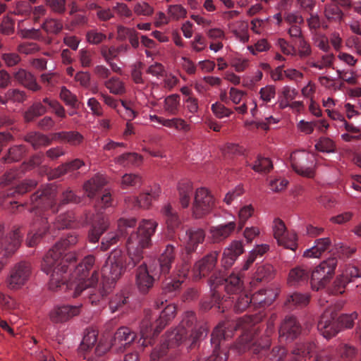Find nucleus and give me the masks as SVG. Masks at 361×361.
I'll list each match as a JSON object with an SVG mask.
<instances>
[{"mask_svg":"<svg viewBox=\"0 0 361 361\" xmlns=\"http://www.w3.org/2000/svg\"><path fill=\"white\" fill-rule=\"evenodd\" d=\"M106 38V35L99 32L97 29L90 30L86 34L87 41L91 44H99Z\"/></svg>","mask_w":361,"mask_h":361,"instance_id":"obj_60","label":"nucleus"},{"mask_svg":"<svg viewBox=\"0 0 361 361\" xmlns=\"http://www.w3.org/2000/svg\"><path fill=\"white\" fill-rule=\"evenodd\" d=\"M205 238V232L203 229L199 228H191L185 232L186 243L185 248L188 253L195 252L199 244L204 242Z\"/></svg>","mask_w":361,"mask_h":361,"instance_id":"obj_27","label":"nucleus"},{"mask_svg":"<svg viewBox=\"0 0 361 361\" xmlns=\"http://www.w3.org/2000/svg\"><path fill=\"white\" fill-rule=\"evenodd\" d=\"M308 277V271L306 269L302 267H296L290 269L288 283L292 286H299L306 283Z\"/></svg>","mask_w":361,"mask_h":361,"instance_id":"obj_38","label":"nucleus"},{"mask_svg":"<svg viewBox=\"0 0 361 361\" xmlns=\"http://www.w3.org/2000/svg\"><path fill=\"white\" fill-rule=\"evenodd\" d=\"M179 201L183 208L188 207L193 194L192 184L189 180H183L178 185Z\"/></svg>","mask_w":361,"mask_h":361,"instance_id":"obj_39","label":"nucleus"},{"mask_svg":"<svg viewBox=\"0 0 361 361\" xmlns=\"http://www.w3.org/2000/svg\"><path fill=\"white\" fill-rule=\"evenodd\" d=\"M27 153V148L23 145H14L8 149V154L3 157L5 162L19 161Z\"/></svg>","mask_w":361,"mask_h":361,"instance_id":"obj_43","label":"nucleus"},{"mask_svg":"<svg viewBox=\"0 0 361 361\" xmlns=\"http://www.w3.org/2000/svg\"><path fill=\"white\" fill-rule=\"evenodd\" d=\"M60 98L66 105L75 107L78 104V98L66 87H62L60 92Z\"/></svg>","mask_w":361,"mask_h":361,"instance_id":"obj_61","label":"nucleus"},{"mask_svg":"<svg viewBox=\"0 0 361 361\" xmlns=\"http://www.w3.org/2000/svg\"><path fill=\"white\" fill-rule=\"evenodd\" d=\"M109 227L108 219L102 215L98 214L93 220L91 230L88 233V239L90 243H97L100 236L106 231Z\"/></svg>","mask_w":361,"mask_h":361,"instance_id":"obj_28","label":"nucleus"},{"mask_svg":"<svg viewBox=\"0 0 361 361\" xmlns=\"http://www.w3.org/2000/svg\"><path fill=\"white\" fill-rule=\"evenodd\" d=\"M289 161L297 174L307 178L314 177L316 163L313 154L304 150L295 151L290 154Z\"/></svg>","mask_w":361,"mask_h":361,"instance_id":"obj_9","label":"nucleus"},{"mask_svg":"<svg viewBox=\"0 0 361 361\" xmlns=\"http://www.w3.org/2000/svg\"><path fill=\"white\" fill-rule=\"evenodd\" d=\"M219 255V252L212 251L195 263L192 269L195 281L205 277L214 269Z\"/></svg>","mask_w":361,"mask_h":361,"instance_id":"obj_16","label":"nucleus"},{"mask_svg":"<svg viewBox=\"0 0 361 361\" xmlns=\"http://www.w3.org/2000/svg\"><path fill=\"white\" fill-rule=\"evenodd\" d=\"M133 201L134 207L148 208L151 204L153 198H150L149 195L146 192L142 193L139 197H133L130 198Z\"/></svg>","mask_w":361,"mask_h":361,"instance_id":"obj_58","label":"nucleus"},{"mask_svg":"<svg viewBox=\"0 0 361 361\" xmlns=\"http://www.w3.org/2000/svg\"><path fill=\"white\" fill-rule=\"evenodd\" d=\"M141 160V157L137 153H125L115 159V162L119 165L128 166L130 164H136Z\"/></svg>","mask_w":361,"mask_h":361,"instance_id":"obj_51","label":"nucleus"},{"mask_svg":"<svg viewBox=\"0 0 361 361\" xmlns=\"http://www.w3.org/2000/svg\"><path fill=\"white\" fill-rule=\"evenodd\" d=\"M37 183L35 180H26L16 187L8 188L0 195V199H4L6 197H13L16 194L23 195L32 189L35 188ZM1 204V200H0Z\"/></svg>","mask_w":361,"mask_h":361,"instance_id":"obj_35","label":"nucleus"},{"mask_svg":"<svg viewBox=\"0 0 361 361\" xmlns=\"http://www.w3.org/2000/svg\"><path fill=\"white\" fill-rule=\"evenodd\" d=\"M164 109L169 115H178L180 110V96L173 94L166 97L164 99Z\"/></svg>","mask_w":361,"mask_h":361,"instance_id":"obj_44","label":"nucleus"},{"mask_svg":"<svg viewBox=\"0 0 361 361\" xmlns=\"http://www.w3.org/2000/svg\"><path fill=\"white\" fill-rule=\"evenodd\" d=\"M104 86L114 94H122L125 92V86L119 78L113 77L104 82Z\"/></svg>","mask_w":361,"mask_h":361,"instance_id":"obj_49","label":"nucleus"},{"mask_svg":"<svg viewBox=\"0 0 361 361\" xmlns=\"http://www.w3.org/2000/svg\"><path fill=\"white\" fill-rule=\"evenodd\" d=\"M176 315V307L167 305L160 312H154L151 310L144 311V317L140 325V336L143 346L151 345L153 338L166 326L167 323L174 318Z\"/></svg>","mask_w":361,"mask_h":361,"instance_id":"obj_5","label":"nucleus"},{"mask_svg":"<svg viewBox=\"0 0 361 361\" xmlns=\"http://www.w3.org/2000/svg\"><path fill=\"white\" fill-rule=\"evenodd\" d=\"M78 236L75 232L69 233L67 236L57 242L43 258L42 270L50 276L49 288L56 291L59 288L73 290L72 296L76 298L86 292L89 297V290L99 284V273L95 266V257L87 255L75 267L72 278L75 281H68V270L74 267L75 257L73 253L64 254L65 250L75 245Z\"/></svg>","mask_w":361,"mask_h":361,"instance_id":"obj_1","label":"nucleus"},{"mask_svg":"<svg viewBox=\"0 0 361 361\" xmlns=\"http://www.w3.org/2000/svg\"><path fill=\"white\" fill-rule=\"evenodd\" d=\"M80 312V305H56L49 312L50 320L55 324L65 323L78 315Z\"/></svg>","mask_w":361,"mask_h":361,"instance_id":"obj_17","label":"nucleus"},{"mask_svg":"<svg viewBox=\"0 0 361 361\" xmlns=\"http://www.w3.org/2000/svg\"><path fill=\"white\" fill-rule=\"evenodd\" d=\"M310 302V295L307 293L295 292L287 295L284 302V306L288 310H293L296 307H302Z\"/></svg>","mask_w":361,"mask_h":361,"instance_id":"obj_34","label":"nucleus"},{"mask_svg":"<svg viewBox=\"0 0 361 361\" xmlns=\"http://www.w3.org/2000/svg\"><path fill=\"white\" fill-rule=\"evenodd\" d=\"M32 273L31 264L27 262L17 263L10 271L6 279L7 287L11 290L22 288L29 280Z\"/></svg>","mask_w":361,"mask_h":361,"instance_id":"obj_12","label":"nucleus"},{"mask_svg":"<svg viewBox=\"0 0 361 361\" xmlns=\"http://www.w3.org/2000/svg\"><path fill=\"white\" fill-rule=\"evenodd\" d=\"M274 274V268L271 264H266L259 265L257 271L250 281L252 287L256 286L258 283L271 279Z\"/></svg>","mask_w":361,"mask_h":361,"instance_id":"obj_37","label":"nucleus"},{"mask_svg":"<svg viewBox=\"0 0 361 361\" xmlns=\"http://www.w3.org/2000/svg\"><path fill=\"white\" fill-rule=\"evenodd\" d=\"M42 102L47 104L52 109L53 113H54L56 116L61 118L66 117V110L57 100L45 97L43 99Z\"/></svg>","mask_w":361,"mask_h":361,"instance_id":"obj_57","label":"nucleus"},{"mask_svg":"<svg viewBox=\"0 0 361 361\" xmlns=\"http://www.w3.org/2000/svg\"><path fill=\"white\" fill-rule=\"evenodd\" d=\"M75 220L74 214L72 212H68L60 214L57 217L54 226L58 229L72 228L75 226Z\"/></svg>","mask_w":361,"mask_h":361,"instance_id":"obj_45","label":"nucleus"},{"mask_svg":"<svg viewBox=\"0 0 361 361\" xmlns=\"http://www.w3.org/2000/svg\"><path fill=\"white\" fill-rule=\"evenodd\" d=\"M109 345L99 343L95 348L94 355L90 357L87 361H104L103 355L109 350Z\"/></svg>","mask_w":361,"mask_h":361,"instance_id":"obj_64","label":"nucleus"},{"mask_svg":"<svg viewBox=\"0 0 361 361\" xmlns=\"http://www.w3.org/2000/svg\"><path fill=\"white\" fill-rule=\"evenodd\" d=\"M97 340V333L94 329H87L84 334L80 348L81 350H88L94 347Z\"/></svg>","mask_w":361,"mask_h":361,"instance_id":"obj_48","label":"nucleus"},{"mask_svg":"<svg viewBox=\"0 0 361 361\" xmlns=\"http://www.w3.org/2000/svg\"><path fill=\"white\" fill-rule=\"evenodd\" d=\"M235 228L236 224L234 221L212 227L210 228V233L213 241L214 243H219L224 240L231 235Z\"/></svg>","mask_w":361,"mask_h":361,"instance_id":"obj_30","label":"nucleus"},{"mask_svg":"<svg viewBox=\"0 0 361 361\" xmlns=\"http://www.w3.org/2000/svg\"><path fill=\"white\" fill-rule=\"evenodd\" d=\"M243 283L241 276L236 274H231L227 278L212 275L209 279L211 291L216 301L221 298L220 289L225 290L228 294H237L242 290Z\"/></svg>","mask_w":361,"mask_h":361,"instance_id":"obj_8","label":"nucleus"},{"mask_svg":"<svg viewBox=\"0 0 361 361\" xmlns=\"http://www.w3.org/2000/svg\"><path fill=\"white\" fill-rule=\"evenodd\" d=\"M274 235L279 245L285 248L295 250L297 248V235L295 233H288L283 221L276 219L274 221Z\"/></svg>","mask_w":361,"mask_h":361,"instance_id":"obj_15","label":"nucleus"},{"mask_svg":"<svg viewBox=\"0 0 361 361\" xmlns=\"http://www.w3.org/2000/svg\"><path fill=\"white\" fill-rule=\"evenodd\" d=\"M106 183L104 176L97 174L84 183L83 188L90 198H94Z\"/></svg>","mask_w":361,"mask_h":361,"instance_id":"obj_31","label":"nucleus"},{"mask_svg":"<svg viewBox=\"0 0 361 361\" xmlns=\"http://www.w3.org/2000/svg\"><path fill=\"white\" fill-rule=\"evenodd\" d=\"M317 150L322 152L331 153L336 150L335 142L330 138L322 137L315 145Z\"/></svg>","mask_w":361,"mask_h":361,"instance_id":"obj_53","label":"nucleus"},{"mask_svg":"<svg viewBox=\"0 0 361 361\" xmlns=\"http://www.w3.org/2000/svg\"><path fill=\"white\" fill-rule=\"evenodd\" d=\"M254 213V208L251 204L243 207L238 212V231L241 230L247 219Z\"/></svg>","mask_w":361,"mask_h":361,"instance_id":"obj_56","label":"nucleus"},{"mask_svg":"<svg viewBox=\"0 0 361 361\" xmlns=\"http://www.w3.org/2000/svg\"><path fill=\"white\" fill-rule=\"evenodd\" d=\"M183 283V279H177L175 276L166 278L162 283V297L155 302L156 309L159 310L168 299L175 297L180 292Z\"/></svg>","mask_w":361,"mask_h":361,"instance_id":"obj_18","label":"nucleus"},{"mask_svg":"<svg viewBox=\"0 0 361 361\" xmlns=\"http://www.w3.org/2000/svg\"><path fill=\"white\" fill-rule=\"evenodd\" d=\"M273 168L271 160L259 156L255 164L252 166V169L259 173H268Z\"/></svg>","mask_w":361,"mask_h":361,"instance_id":"obj_54","label":"nucleus"},{"mask_svg":"<svg viewBox=\"0 0 361 361\" xmlns=\"http://www.w3.org/2000/svg\"><path fill=\"white\" fill-rule=\"evenodd\" d=\"M52 139L76 147L83 142L84 136L76 130L61 131L54 133L52 135Z\"/></svg>","mask_w":361,"mask_h":361,"instance_id":"obj_29","label":"nucleus"},{"mask_svg":"<svg viewBox=\"0 0 361 361\" xmlns=\"http://www.w3.org/2000/svg\"><path fill=\"white\" fill-rule=\"evenodd\" d=\"M46 32L51 34H58L63 29V24L61 20L55 18H47L41 26Z\"/></svg>","mask_w":361,"mask_h":361,"instance_id":"obj_50","label":"nucleus"},{"mask_svg":"<svg viewBox=\"0 0 361 361\" xmlns=\"http://www.w3.org/2000/svg\"><path fill=\"white\" fill-rule=\"evenodd\" d=\"M136 225V219L131 218L129 219L121 218L118 221V232L119 234L114 233H108L103 239L101 243V250H107L112 245L116 244L121 236H126L129 235L130 236L131 233H135L133 231ZM135 231V232H137Z\"/></svg>","mask_w":361,"mask_h":361,"instance_id":"obj_14","label":"nucleus"},{"mask_svg":"<svg viewBox=\"0 0 361 361\" xmlns=\"http://www.w3.org/2000/svg\"><path fill=\"white\" fill-rule=\"evenodd\" d=\"M137 266L135 284L140 293L146 294L153 287L154 279L149 274L143 259Z\"/></svg>","mask_w":361,"mask_h":361,"instance_id":"obj_21","label":"nucleus"},{"mask_svg":"<svg viewBox=\"0 0 361 361\" xmlns=\"http://www.w3.org/2000/svg\"><path fill=\"white\" fill-rule=\"evenodd\" d=\"M244 252L241 241L235 240L226 247L223 253L221 264L225 268L231 267L236 259Z\"/></svg>","mask_w":361,"mask_h":361,"instance_id":"obj_26","label":"nucleus"},{"mask_svg":"<svg viewBox=\"0 0 361 361\" xmlns=\"http://www.w3.org/2000/svg\"><path fill=\"white\" fill-rule=\"evenodd\" d=\"M214 206V199L204 188H198L195 194L192 207V216L200 219L209 214Z\"/></svg>","mask_w":361,"mask_h":361,"instance_id":"obj_13","label":"nucleus"},{"mask_svg":"<svg viewBox=\"0 0 361 361\" xmlns=\"http://www.w3.org/2000/svg\"><path fill=\"white\" fill-rule=\"evenodd\" d=\"M277 316L272 314L267 323V329L264 336L258 338L257 331L259 327L254 324L255 321L251 317L239 318L236 321H224L221 323H231L229 329L232 330V336L234 331L243 329V334L236 342L231 347V350L238 354H242L247 350H250L254 355L262 356L267 353L271 344L270 336L274 331L275 322ZM228 331V329L226 328Z\"/></svg>","mask_w":361,"mask_h":361,"instance_id":"obj_3","label":"nucleus"},{"mask_svg":"<svg viewBox=\"0 0 361 361\" xmlns=\"http://www.w3.org/2000/svg\"><path fill=\"white\" fill-rule=\"evenodd\" d=\"M84 165L85 163L82 160L80 159H75L71 161L66 162L54 169L51 171V176L53 178H58L66 173L71 172L74 173Z\"/></svg>","mask_w":361,"mask_h":361,"instance_id":"obj_32","label":"nucleus"},{"mask_svg":"<svg viewBox=\"0 0 361 361\" xmlns=\"http://www.w3.org/2000/svg\"><path fill=\"white\" fill-rule=\"evenodd\" d=\"M337 310L335 307L327 306L318 322V331L327 339L335 336L340 331L341 327L351 329L354 321L358 318L357 312L343 314L337 318Z\"/></svg>","mask_w":361,"mask_h":361,"instance_id":"obj_7","label":"nucleus"},{"mask_svg":"<svg viewBox=\"0 0 361 361\" xmlns=\"http://www.w3.org/2000/svg\"><path fill=\"white\" fill-rule=\"evenodd\" d=\"M157 226L158 223L156 221L142 219L137 231L131 233L127 239L128 257L126 258L119 249H115L110 253L102 269V281L99 283L98 286L92 287L89 290V301L92 305H97L107 296L125 269H132L138 265L144 258L143 249L151 245V238L154 234Z\"/></svg>","mask_w":361,"mask_h":361,"instance_id":"obj_2","label":"nucleus"},{"mask_svg":"<svg viewBox=\"0 0 361 361\" xmlns=\"http://www.w3.org/2000/svg\"><path fill=\"white\" fill-rule=\"evenodd\" d=\"M25 140L29 142L35 149L51 144V140L46 135L38 132H31L25 137Z\"/></svg>","mask_w":361,"mask_h":361,"instance_id":"obj_41","label":"nucleus"},{"mask_svg":"<svg viewBox=\"0 0 361 361\" xmlns=\"http://www.w3.org/2000/svg\"><path fill=\"white\" fill-rule=\"evenodd\" d=\"M195 312L188 311L183 316L179 326L167 332L159 348H155L151 353V359L154 361L166 355L183 342L190 341V348L196 347L198 341L206 337L208 334L207 324L197 325Z\"/></svg>","mask_w":361,"mask_h":361,"instance_id":"obj_4","label":"nucleus"},{"mask_svg":"<svg viewBox=\"0 0 361 361\" xmlns=\"http://www.w3.org/2000/svg\"><path fill=\"white\" fill-rule=\"evenodd\" d=\"M47 112V108L41 102H34L25 112L24 118L26 122H32Z\"/></svg>","mask_w":361,"mask_h":361,"instance_id":"obj_42","label":"nucleus"},{"mask_svg":"<svg viewBox=\"0 0 361 361\" xmlns=\"http://www.w3.org/2000/svg\"><path fill=\"white\" fill-rule=\"evenodd\" d=\"M30 211L34 214V217L30 223V230L27 233L26 244L28 247H34L48 231L49 226L46 214H42L38 208H33V205H31Z\"/></svg>","mask_w":361,"mask_h":361,"instance_id":"obj_11","label":"nucleus"},{"mask_svg":"<svg viewBox=\"0 0 361 361\" xmlns=\"http://www.w3.org/2000/svg\"><path fill=\"white\" fill-rule=\"evenodd\" d=\"M276 298V294L271 289H262L255 293L250 298L252 305L259 307L270 305Z\"/></svg>","mask_w":361,"mask_h":361,"instance_id":"obj_33","label":"nucleus"},{"mask_svg":"<svg viewBox=\"0 0 361 361\" xmlns=\"http://www.w3.org/2000/svg\"><path fill=\"white\" fill-rule=\"evenodd\" d=\"M324 14L329 22L341 23L343 18V13L341 8L331 4L325 6Z\"/></svg>","mask_w":361,"mask_h":361,"instance_id":"obj_46","label":"nucleus"},{"mask_svg":"<svg viewBox=\"0 0 361 361\" xmlns=\"http://www.w3.org/2000/svg\"><path fill=\"white\" fill-rule=\"evenodd\" d=\"M22 238L21 228H14L9 236L1 242L0 254L4 257H9L13 255L20 245Z\"/></svg>","mask_w":361,"mask_h":361,"instance_id":"obj_22","label":"nucleus"},{"mask_svg":"<svg viewBox=\"0 0 361 361\" xmlns=\"http://www.w3.org/2000/svg\"><path fill=\"white\" fill-rule=\"evenodd\" d=\"M129 302V294L127 292H121L114 295L109 301V309L111 312L123 311Z\"/></svg>","mask_w":361,"mask_h":361,"instance_id":"obj_40","label":"nucleus"},{"mask_svg":"<svg viewBox=\"0 0 361 361\" xmlns=\"http://www.w3.org/2000/svg\"><path fill=\"white\" fill-rule=\"evenodd\" d=\"M337 262L336 257H329L315 267L310 279L311 287L313 290H319L329 282L334 274Z\"/></svg>","mask_w":361,"mask_h":361,"instance_id":"obj_10","label":"nucleus"},{"mask_svg":"<svg viewBox=\"0 0 361 361\" xmlns=\"http://www.w3.org/2000/svg\"><path fill=\"white\" fill-rule=\"evenodd\" d=\"M16 81L25 88L37 92L41 90V86L37 83L35 76L30 71L24 68H19L13 73Z\"/></svg>","mask_w":361,"mask_h":361,"instance_id":"obj_24","label":"nucleus"},{"mask_svg":"<svg viewBox=\"0 0 361 361\" xmlns=\"http://www.w3.org/2000/svg\"><path fill=\"white\" fill-rule=\"evenodd\" d=\"M348 283V281L344 275L338 276L334 282L331 293L334 295L342 294Z\"/></svg>","mask_w":361,"mask_h":361,"instance_id":"obj_59","label":"nucleus"},{"mask_svg":"<svg viewBox=\"0 0 361 361\" xmlns=\"http://www.w3.org/2000/svg\"><path fill=\"white\" fill-rule=\"evenodd\" d=\"M56 188L54 185H47L31 195L30 205L42 212L50 210L51 213H56L63 205L68 203L76 204L80 201V198L70 189L63 192L59 204H56Z\"/></svg>","mask_w":361,"mask_h":361,"instance_id":"obj_6","label":"nucleus"},{"mask_svg":"<svg viewBox=\"0 0 361 361\" xmlns=\"http://www.w3.org/2000/svg\"><path fill=\"white\" fill-rule=\"evenodd\" d=\"M100 54L106 63H110L111 61L116 59L118 55L116 47H108L106 45L101 47Z\"/></svg>","mask_w":361,"mask_h":361,"instance_id":"obj_62","label":"nucleus"},{"mask_svg":"<svg viewBox=\"0 0 361 361\" xmlns=\"http://www.w3.org/2000/svg\"><path fill=\"white\" fill-rule=\"evenodd\" d=\"M301 332L300 324L293 316L286 317L279 328V338L281 341H292Z\"/></svg>","mask_w":361,"mask_h":361,"instance_id":"obj_20","label":"nucleus"},{"mask_svg":"<svg viewBox=\"0 0 361 361\" xmlns=\"http://www.w3.org/2000/svg\"><path fill=\"white\" fill-rule=\"evenodd\" d=\"M136 334L127 326L120 327L115 333L111 343L112 348L121 350L126 346L133 343L136 338Z\"/></svg>","mask_w":361,"mask_h":361,"instance_id":"obj_23","label":"nucleus"},{"mask_svg":"<svg viewBox=\"0 0 361 361\" xmlns=\"http://www.w3.org/2000/svg\"><path fill=\"white\" fill-rule=\"evenodd\" d=\"M176 259V247L172 244L166 245L164 250L160 255L158 262L159 265V273L161 275H166L169 273L172 264Z\"/></svg>","mask_w":361,"mask_h":361,"instance_id":"obj_25","label":"nucleus"},{"mask_svg":"<svg viewBox=\"0 0 361 361\" xmlns=\"http://www.w3.org/2000/svg\"><path fill=\"white\" fill-rule=\"evenodd\" d=\"M250 304H252L251 298L247 295H240L234 305V310L236 312L245 311Z\"/></svg>","mask_w":361,"mask_h":361,"instance_id":"obj_63","label":"nucleus"},{"mask_svg":"<svg viewBox=\"0 0 361 361\" xmlns=\"http://www.w3.org/2000/svg\"><path fill=\"white\" fill-rule=\"evenodd\" d=\"M160 213L168 234L173 235L182 225V221L178 212L170 203H167L162 206Z\"/></svg>","mask_w":361,"mask_h":361,"instance_id":"obj_19","label":"nucleus"},{"mask_svg":"<svg viewBox=\"0 0 361 361\" xmlns=\"http://www.w3.org/2000/svg\"><path fill=\"white\" fill-rule=\"evenodd\" d=\"M142 178L137 174L126 173L123 176L121 180V186L123 188L128 187H136L141 185Z\"/></svg>","mask_w":361,"mask_h":361,"instance_id":"obj_55","label":"nucleus"},{"mask_svg":"<svg viewBox=\"0 0 361 361\" xmlns=\"http://www.w3.org/2000/svg\"><path fill=\"white\" fill-rule=\"evenodd\" d=\"M336 350L340 357L345 361L352 360L358 353L355 346L348 343L340 344Z\"/></svg>","mask_w":361,"mask_h":361,"instance_id":"obj_47","label":"nucleus"},{"mask_svg":"<svg viewBox=\"0 0 361 361\" xmlns=\"http://www.w3.org/2000/svg\"><path fill=\"white\" fill-rule=\"evenodd\" d=\"M334 56L333 54L323 55L321 57L320 62H316L313 61H307V64L312 68H315L319 70H322L325 68H329L333 66Z\"/></svg>","mask_w":361,"mask_h":361,"instance_id":"obj_52","label":"nucleus"},{"mask_svg":"<svg viewBox=\"0 0 361 361\" xmlns=\"http://www.w3.org/2000/svg\"><path fill=\"white\" fill-rule=\"evenodd\" d=\"M331 245L329 238H318L314 242V245L307 249L304 252L306 257H319Z\"/></svg>","mask_w":361,"mask_h":361,"instance_id":"obj_36","label":"nucleus"}]
</instances>
